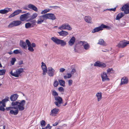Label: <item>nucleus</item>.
I'll return each instance as SVG.
<instances>
[{
  "label": "nucleus",
  "instance_id": "nucleus-1",
  "mask_svg": "<svg viewBox=\"0 0 129 129\" xmlns=\"http://www.w3.org/2000/svg\"><path fill=\"white\" fill-rule=\"evenodd\" d=\"M53 42L57 45H60L62 46H64L66 44V41L63 40L59 39L56 37H52L51 39Z\"/></svg>",
  "mask_w": 129,
  "mask_h": 129
},
{
  "label": "nucleus",
  "instance_id": "nucleus-2",
  "mask_svg": "<svg viewBox=\"0 0 129 129\" xmlns=\"http://www.w3.org/2000/svg\"><path fill=\"white\" fill-rule=\"evenodd\" d=\"M24 72V69L23 68H20L17 69L15 71L13 72L12 71L10 73V74L12 76L15 77H18L19 75Z\"/></svg>",
  "mask_w": 129,
  "mask_h": 129
},
{
  "label": "nucleus",
  "instance_id": "nucleus-3",
  "mask_svg": "<svg viewBox=\"0 0 129 129\" xmlns=\"http://www.w3.org/2000/svg\"><path fill=\"white\" fill-rule=\"evenodd\" d=\"M55 100L54 103L57 107H59L61 106V104L62 103L63 100L62 98L59 96H57L54 97Z\"/></svg>",
  "mask_w": 129,
  "mask_h": 129
},
{
  "label": "nucleus",
  "instance_id": "nucleus-4",
  "mask_svg": "<svg viewBox=\"0 0 129 129\" xmlns=\"http://www.w3.org/2000/svg\"><path fill=\"white\" fill-rule=\"evenodd\" d=\"M25 103V101L24 100H23L22 101H18L13 102L12 103L11 105L12 106H18V105L24 106Z\"/></svg>",
  "mask_w": 129,
  "mask_h": 129
},
{
  "label": "nucleus",
  "instance_id": "nucleus-5",
  "mask_svg": "<svg viewBox=\"0 0 129 129\" xmlns=\"http://www.w3.org/2000/svg\"><path fill=\"white\" fill-rule=\"evenodd\" d=\"M121 11H123L125 14L129 13V6L128 4H126L121 7Z\"/></svg>",
  "mask_w": 129,
  "mask_h": 129
},
{
  "label": "nucleus",
  "instance_id": "nucleus-6",
  "mask_svg": "<svg viewBox=\"0 0 129 129\" xmlns=\"http://www.w3.org/2000/svg\"><path fill=\"white\" fill-rule=\"evenodd\" d=\"M22 22L20 21H14L10 23L8 27H12L14 26H18Z\"/></svg>",
  "mask_w": 129,
  "mask_h": 129
},
{
  "label": "nucleus",
  "instance_id": "nucleus-7",
  "mask_svg": "<svg viewBox=\"0 0 129 129\" xmlns=\"http://www.w3.org/2000/svg\"><path fill=\"white\" fill-rule=\"evenodd\" d=\"M58 28L60 29H67L69 30L72 29V28L68 23H65L58 27Z\"/></svg>",
  "mask_w": 129,
  "mask_h": 129
},
{
  "label": "nucleus",
  "instance_id": "nucleus-8",
  "mask_svg": "<svg viewBox=\"0 0 129 129\" xmlns=\"http://www.w3.org/2000/svg\"><path fill=\"white\" fill-rule=\"evenodd\" d=\"M30 16V13L28 12L21 15L20 17V19L21 21H23L27 19Z\"/></svg>",
  "mask_w": 129,
  "mask_h": 129
},
{
  "label": "nucleus",
  "instance_id": "nucleus-9",
  "mask_svg": "<svg viewBox=\"0 0 129 129\" xmlns=\"http://www.w3.org/2000/svg\"><path fill=\"white\" fill-rule=\"evenodd\" d=\"M48 75L50 77H53L54 75L55 70L51 67H49L48 68Z\"/></svg>",
  "mask_w": 129,
  "mask_h": 129
},
{
  "label": "nucleus",
  "instance_id": "nucleus-10",
  "mask_svg": "<svg viewBox=\"0 0 129 129\" xmlns=\"http://www.w3.org/2000/svg\"><path fill=\"white\" fill-rule=\"evenodd\" d=\"M101 77L103 81L105 80H109V79L108 78L107 75L105 72H103V73L101 74Z\"/></svg>",
  "mask_w": 129,
  "mask_h": 129
},
{
  "label": "nucleus",
  "instance_id": "nucleus-11",
  "mask_svg": "<svg viewBox=\"0 0 129 129\" xmlns=\"http://www.w3.org/2000/svg\"><path fill=\"white\" fill-rule=\"evenodd\" d=\"M12 109L18 110L19 111H22L24 109V106H21L20 105H18V106L12 107Z\"/></svg>",
  "mask_w": 129,
  "mask_h": 129
},
{
  "label": "nucleus",
  "instance_id": "nucleus-12",
  "mask_svg": "<svg viewBox=\"0 0 129 129\" xmlns=\"http://www.w3.org/2000/svg\"><path fill=\"white\" fill-rule=\"evenodd\" d=\"M18 96V95L17 94H15L12 95L10 97V99L12 101H16Z\"/></svg>",
  "mask_w": 129,
  "mask_h": 129
},
{
  "label": "nucleus",
  "instance_id": "nucleus-13",
  "mask_svg": "<svg viewBox=\"0 0 129 129\" xmlns=\"http://www.w3.org/2000/svg\"><path fill=\"white\" fill-rule=\"evenodd\" d=\"M103 30L102 28L101 25L100 26L96 27L94 28L92 31V33H94L96 32H98L100 30Z\"/></svg>",
  "mask_w": 129,
  "mask_h": 129
},
{
  "label": "nucleus",
  "instance_id": "nucleus-14",
  "mask_svg": "<svg viewBox=\"0 0 129 129\" xmlns=\"http://www.w3.org/2000/svg\"><path fill=\"white\" fill-rule=\"evenodd\" d=\"M128 80L126 77H124L121 78V85L127 84L128 82Z\"/></svg>",
  "mask_w": 129,
  "mask_h": 129
},
{
  "label": "nucleus",
  "instance_id": "nucleus-15",
  "mask_svg": "<svg viewBox=\"0 0 129 129\" xmlns=\"http://www.w3.org/2000/svg\"><path fill=\"white\" fill-rule=\"evenodd\" d=\"M75 41V39L74 36H73L70 39L68 42L70 46H72L74 43Z\"/></svg>",
  "mask_w": 129,
  "mask_h": 129
},
{
  "label": "nucleus",
  "instance_id": "nucleus-16",
  "mask_svg": "<svg viewBox=\"0 0 129 129\" xmlns=\"http://www.w3.org/2000/svg\"><path fill=\"white\" fill-rule=\"evenodd\" d=\"M20 45L22 48L26 49L27 48V47L26 43L22 40H21L20 43Z\"/></svg>",
  "mask_w": 129,
  "mask_h": 129
},
{
  "label": "nucleus",
  "instance_id": "nucleus-17",
  "mask_svg": "<svg viewBox=\"0 0 129 129\" xmlns=\"http://www.w3.org/2000/svg\"><path fill=\"white\" fill-rule=\"evenodd\" d=\"M10 8H6L4 9L0 10V13L5 14L8 13L10 10Z\"/></svg>",
  "mask_w": 129,
  "mask_h": 129
},
{
  "label": "nucleus",
  "instance_id": "nucleus-18",
  "mask_svg": "<svg viewBox=\"0 0 129 129\" xmlns=\"http://www.w3.org/2000/svg\"><path fill=\"white\" fill-rule=\"evenodd\" d=\"M59 109L56 108H54L52 110L51 112L50 115H54L57 114L58 111Z\"/></svg>",
  "mask_w": 129,
  "mask_h": 129
},
{
  "label": "nucleus",
  "instance_id": "nucleus-19",
  "mask_svg": "<svg viewBox=\"0 0 129 129\" xmlns=\"http://www.w3.org/2000/svg\"><path fill=\"white\" fill-rule=\"evenodd\" d=\"M58 33L60 36H66L68 35V33L67 31L62 30L61 31L58 32Z\"/></svg>",
  "mask_w": 129,
  "mask_h": 129
},
{
  "label": "nucleus",
  "instance_id": "nucleus-20",
  "mask_svg": "<svg viewBox=\"0 0 129 129\" xmlns=\"http://www.w3.org/2000/svg\"><path fill=\"white\" fill-rule=\"evenodd\" d=\"M82 43L83 44V46L84 49L86 50H87L90 48V46L89 44L87 43H86L84 44L82 41H80V43Z\"/></svg>",
  "mask_w": 129,
  "mask_h": 129
},
{
  "label": "nucleus",
  "instance_id": "nucleus-21",
  "mask_svg": "<svg viewBox=\"0 0 129 129\" xmlns=\"http://www.w3.org/2000/svg\"><path fill=\"white\" fill-rule=\"evenodd\" d=\"M18 110H12L10 111V113L11 114L16 115L18 113Z\"/></svg>",
  "mask_w": 129,
  "mask_h": 129
},
{
  "label": "nucleus",
  "instance_id": "nucleus-22",
  "mask_svg": "<svg viewBox=\"0 0 129 129\" xmlns=\"http://www.w3.org/2000/svg\"><path fill=\"white\" fill-rule=\"evenodd\" d=\"M49 19L54 20L56 19V17L54 14L50 13H49Z\"/></svg>",
  "mask_w": 129,
  "mask_h": 129
},
{
  "label": "nucleus",
  "instance_id": "nucleus-23",
  "mask_svg": "<svg viewBox=\"0 0 129 129\" xmlns=\"http://www.w3.org/2000/svg\"><path fill=\"white\" fill-rule=\"evenodd\" d=\"M85 21L88 23H90L91 22V19L89 16H85L84 18Z\"/></svg>",
  "mask_w": 129,
  "mask_h": 129
},
{
  "label": "nucleus",
  "instance_id": "nucleus-24",
  "mask_svg": "<svg viewBox=\"0 0 129 129\" xmlns=\"http://www.w3.org/2000/svg\"><path fill=\"white\" fill-rule=\"evenodd\" d=\"M96 96L98 98V101H99L102 99V95L101 93H97L96 94Z\"/></svg>",
  "mask_w": 129,
  "mask_h": 129
},
{
  "label": "nucleus",
  "instance_id": "nucleus-25",
  "mask_svg": "<svg viewBox=\"0 0 129 129\" xmlns=\"http://www.w3.org/2000/svg\"><path fill=\"white\" fill-rule=\"evenodd\" d=\"M98 41V44L102 45H105V42L103 39H100Z\"/></svg>",
  "mask_w": 129,
  "mask_h": 129
},
{
  "label": "nucleus",
  "instance_id": "nucleus-26",
  "mask_svg": "<svg viewBox=\"0 0 129 129\" xmlns=\"http://www.w3.org/2000/svg\"><path fill=\"white\" fill-rule=\"evenodd\" d=\"M42 68L43 71H44L46 70H47V67L46 64L43 62H42Z\"/></svg>",
  "mask_w": 129,
  "mask_h": 129
},
{
  "label": "nucleus",
  "instance_id": "nucleus-27",
  "mask_svg": "<svg viewBox=\"0 0 129 129\" xmlns=\"http://www.w3.org/2000/svg\"><path fill=\"white\" fill-rule=\"evenodd\" d=\"M25 28L27 29L33 27H32L31 25L30 22H28L25 23Z\"/></svg>",
  "mask_w": 129,
  "mask_h": 129
},
{
  "label": "nucleus",
  "instance_id": "nucleus-28",
  "mask_svg": "<svg viewBox=\"0 0 129 129\" xmlns=\"http://www.w3.org/2000/svg\"><path fill=\"white\" fill-rule=\"evenodd\" d=\"M58 81L60 85L63 87L65 86V82L64 81L62 80H59Z\"/></svg>",
  "mask_w": 129,
  "mask_h": 129
},
{
  "label": "nucleus",
  "instance_id": "nucleus-29",
  "mask_svg": "<svg viewBox=\"0 0 129 129\" xmlns=\"http://www.w3.org/2000/svg\"><path fill=\"white\" fill-rule=\"evenodd\" d=\"M37 21L35 20H31L30 21V23L32 27H33L35 26L36 25Z\"/></svg>",
  "mask_w": 129,
  "mask_h": 129
},
{
  "label": "nucleus",
  "instance_id": "nucleus-30",
  "mask_svg": "<svg viewBox=\"0 0 129 129\" xmlns=\"http://www.w3.org/2000/svg\"><path fill=\"white\" fill-rule=\"evenodd\" d=\"M9 97L7 96L5 97V99L3 100L2 101L0 102V103H5L6 102H7L9 101Z\"/></svg>",
  "mask_w": 129,
  "mask_h": 129
},
{
  "label": "nucleus",
  "instance_id": "nucleus-31",
  "mask_svg": "<svg viewBox=\"0 0 129 129\" xmlns=\"http://www.w3.org/2000/svg\"><path fill=\"white\" fill-rule=\"evenodd\" d=\"M101 26L102 28L103 29V28H106L108 29H111V27L109 26H108L106 25H105L103 24H102Z\"/></svg>",
  "mask_w": 129,
  "mask_h": 129
},
{
  "label": "nucleus",
  "instance_id": "nucleus-32",
  "mask_svg": "<svg viewBox=\"0 0 129 129\" xmlns=\"http://www.w3.org/2000/svg\"><path fill=\"white\" fill-rule=\"evenodd\" d=\"M127 44H129V41H126V42H123L121 45V48L124 47Z\"/></svg>",
  "mask_w": 129,
  "mask_h": 129
},
{
  "label": "nucleus",
  "instance_id": "nucleus-33",
  "mask_svg": "<svg viewBox=\"0 0 129 129\" xmlns=\"http://www.w3.org/2000/svg\"><path fill=\"white\" fill-rule=\"evenodd\" d=\"M37 14L36 13H34L32 15H30V20H31L35 18L37 16Z\"/></svg>",
  "mask_w": 129,
  "mask_h": 129
},
{
  "label": "nucleus",
  "instance_id": "nucleus-34",
  "mask_svg": "<svg viewBox=\"0 0 129 129\" xmlns=\"http://www.w3.org/2000/svg\"><path fill=\"white\" fill-rule=\"evenodd\" d=\"M43 17L45 18L46 19H49V13H47L41 16L40 17Z\"/></svg>",
  "mask_w": 129,
  "mask_h": 129
},
{
  "label": "nucleus",
  "instance_id": "nucleus-35",
  "mask_svg": "<svg viewBox=\"0 0 129 129\" xmlns=\"http://www.w3.org/2000/svg\"><path fill=\"white\" fill-rule=\"evenodd\" d=\"M101 62L99 61L95 62L94 63V66L95 67H99Z\"/></svg>",
  "mask_w": 129,
  "mask_h": 129
},
{
  "label": "nucleus",
  "instance_id": "nucleus-36",
  "mask_svg": "<svg viewBox=\"0 0 129 129\" xmlns=\"http://www.w3.org/2000/svg\"><path fill=\"white\" fill-rule=\"evenodd\" d=\"M22 12V10H18L15 11L14 12V14L15 15H17L20 13L21 12Z\"/></svg>",
  "mask_w": 129,
  "mask_h": 129
},
{
  "label": "nucleus",
  "instance_id": "nucleus-37",
  "mask_svg": "<svg viewBox=\"0 0 129 129\" xmlns=\"http://www.w3.org/2000/svg\"><path fill=\"white\" fill-rule=\"evenodd\" d=\"M6 71L5 69L0 70V76L4 75L6 72Z\"/></svg>",
  "mask_w": 129,
  "mask_h": 129
},
{
  "label": "nucleus",
  "instance_id": "nucleus-38",
  "mask_svg": "<svg viewBox=\"0 0 129 129\" xmlns=\"http://www.w3.org/2000/svg\"><path fill=\"white\" fill-rule=\"evenodd\" d=\"M16 60L15 58H12L11 61V64L12 65H13Z\"/></svg>",
  "mask_w": 129,
  "mask_h": 129
},
{
  "label": "nucleus",
  "instance_id": "nucleus-39",
  "mask_svg": "<svg viewBox=\"0 0 129 129\" xmlns=\"http://www.w3.org/2000/svg\"><path fill=\"white\" fill-rule=\"evenodd\" d=\"M51 127L52 126H50L49 124H48L45 127H43L42 129H51Z\"/></svg>",
  "mask_w": 129,
  "mask_h": 129
},
{
  "label": "nucleus",
  "instance_id": "nucleus-40",
  "mask_svg": "<svg viewBox=\"0 0 129 129\" xmlns=\"http://www.w3.org/2000/svg\"><path fill=\"white\" fill-rule=\"evenodd\" d=\"M46 124V122L44 120H42L41 122V125L42 127L45 126V125Z\"/></svg>",
  "mask_w": 129,
  "mask_h": 129
},
{
  "label": "nucleus",
  "instance_id": "nucleus-41",
  "mask_svg": "<svg viewBox=\"0 0 129 129\" xmlns=\"http://www.w3.org/2000/svg\"><path fill=\"white\" fill-rule=\"evenodd\" d=\"M106 67V64L103 62H101L100 66L99 67L104 68H105Z\"/></svg>",
  "mask_w": 129,
  "mask_h": 129
},
{
  "label": "nucleus",
  "instance_id": "nucleus-42",
  "mask_svg": "<svg viewBox=\"0 0 129 129\" xmlns=\"http://www.w3.org/2000/svg\"><path fill=\"white\" fill-rule=\"evenodd\" d=\"M50 11V10L49 9H46L43 10L41 12V14H44L46 13L47 12H49Z\"/></svg>",
  "mask_w": 129,
  "mask_h": 129
},
{
  "label": "nucleus",
  "instance_id": "nucleus-43",
  "mask_svg": "<svg viewBox=\"0 0 129 129\" xmlns=\"http://www.w3.org/2000/svg\"><path fill=\"white\" fill-rule=\"evenodd\" d=\"M28 50L30 51L31 52H33L34 51V49L33 47L31 46V45L28 46Z\"/></svg>",
  "mask_w": 129,
  "mask_h": 129
},
{
  "label": "nucleus",
  "instance_id": "nucleus-44",
  "mask_svg": "<svg viewBox=\"0 0 129 129\" xmlns=\"http://www.w3.org/2000/svg\"><path fill=\"white\" fill-rule=\"evenodd\" d=\"M107 74H108V73H112L113 71V69L112 68H109L107 70Z\"/></svg>",
  "mask_w": 129,
  "mask_h": 129
},
{
  "label": "nucleus",
  "instance_id": "nucleus-45",
  "mask_svg": "<svg viewBox=\"0 0 129 129\" xmlns=\"http://www.w3.org/2000/svg\"><path fill=\"white\" fill-rule=\"evenodd\" d=\"M121 18V13H119L116 16V20H119Z\"/></svg>",
  "mask_w": 129,
  "mask_h": 129
},
{
  "label": "nucleus",
  "instance_id": "nucleus-46",
  "mask_svg": "<svg viewBox=\"0 0 129 129\" xmlns=\"http://www.w3.org/2000/svg\"><path fill=\"white\" fill-rule=\"evenodd\" d=\"M52 95L54 96H57L58 95V94L57 92L54 90L52 92Z\"/></svg>",
  "mask_w": 129,
  "mask_h": 129
},
{
  "label": "nucleus",
  "instance_id": "nucleus-47",
  "mask_svg": "<svg viewBox=\"0 0 129 129\" xmlns=\"http://www.w3.org/2000/svg\"><path fill=\"white\" fill-rule=\"evenodd\" d=\"M58 84L59 83L57 80H55L54 81L53 84V85L54 87H57L58 85Z\"/></svg>",
  "mask_w": 129,
  "mask_h": 129
},
{
  "label": "nucleus",
  "instance_id": "nucleus-48",
  "mask_svg": "<svg viewBox=\"0 0 129 129\" xmlns=\"http://www.w3.org/2000/svg\"><path fill=\"white\" fill-rule=\"evenodd\" d=\"M35 6L31 4H29L28 5V7L30 9H32Z\"/></svg>",
  "mask_w": 129,
  "mask_h": 129
},
{
  "label": "nucleus",
  "instance_id": "nucleus-49",
  "mask_svg": "<svg viewBox=\"0 0 129 129\" xmlns=\"http://www.w3.org/2000/svg\"><path fill=\"white\" fill-rule=\"evenodd\" d=\"M44 21V20H42V19H38L37 22V23L38 24H39L41 23H42Z\"/></svg>",
  "mask_w": 129,
  "mask_h": 129
},
{
  "label": "nucleus",
  "instance_id": "nucleus-50",
  "mask_svg": "<svg viewBox=\"0 0 129 129\" xmlns=\"http://www.w3.org/2000/svg\"><path fill=\"white\" fill-rule=\"evenodd\" d=\"M26 42L28 46H29L31 45V44L28 40L26 39Z\"/></svg>",
  "mask_w": 129,
  "mask_h": 129
},
{
  "label": "nucleus",
  "instance_id": "nucleus-51",
  "mask_svg": "<svg viewBox=\"0 0 129 129\" xmlns=\"http://www.w3.org/2000/svg\"><path fill=\"white\" fill-rule=\"evenodd\" d=\"M13 52V53L15 54H18L20 52L19 50L18 49L14 50Z\"/></svg>",
  "mask_w": 129,
  "mask_h": 129
},
{
  "label": "nucleus",
  "instance_id": "nucleus-52",
  "mask_svg": "<svg viewBox=\"0 0 129 129\" xmlns=\"http://www.w3.org/2000/svg\"><path fill=\"white\" fill-rule=\"evenodd\" d=\"M58 90L60 92H63L64 91V89L62 87H60L58 88Z\"/></svg>",
  "mask_w": 129,
  "mask_h": 129
},
{
  "label": "nucleus",
  "instance_id": "nucleus-53",
  "mask_svg": "<svg viewBox=\"0 0 129 129\" xmlns=\"http://www.w3.org/2000/svg\"><path fill=\"white\" fill-rule=\"evenodd\" d=\"M5 110V108L2 106H0V110L4 111Z\"/></svg>",
  "mask_w": 129,
  "mask_h": 129
},
{
  "label": "nucleus",
  "instance_id": "nucleus-54",
  "mask_svg": "<svg viewBox=\"0 0 129 129\" xmlns=\"http://www.w3.org/2000/svg\"><path fill=\"white\" fill-rule=\"evenodd\" d=\"M65 70V69L64 68H61L59 69V71L60 72L62 73Z\"/></svg>",
  "mask_w": 129,
  "mask_h": 129
},
{
  "label": "nucleus",
  "instance_id": "nucleus-55",
  "mask_svg": "<svg viewBox=\"0 0 129 129\" xmlns=\"http://www.w3.org/2000/svg\"><path fill=\"white\" fill-rule=\"evenodd\" d=\"M73 82V81L72 80H70L68 81V83L69 85L70 86L72 84Z\"/></svg>",
  "mask_w": 129,
  "mask_h": 129
},
{
  "label": "nucleus",
  "instance_id": "nucleus-56",
  "mask_svg": "<svg viewBox=\"0 0 129 129\" xmlns=\"http://www.w3.org/2000/svg\"><path fill=\"white\" fill-rule=\"evenodd\" d=\"M15 15L13 12L10 15L9 17V18H11L14 17Z\"/></svg>",
  "mask_w": 129,
  "mask_h": 129
},
{
  "label": "nucleus",
  "instance_id": "nucleus-57",
  "mask_svg": "<svg viewBox=\"0 0 129 129\" xmlns=\"http://www.w3.org/2000/svg\"><path fill=\"white\" fill-rule=\"evenodd\" d=\"M76 72V70L75 69H72L71 71V74H73Z\"/></svg>",
  "mask_w": 129,
  "mask_h": 129
},
{
  "label": "nucleus",
  "instance_id": "nucleus-58",
  "mask_svg": "<svg viewBox=\"0 0 129 129\" xmlns=\"http://www.w3.org/2000/svg\"><path fill=\"white\" fill-rule=\"evenodd\" d=\"M32 10H34V11L37 12L38 11V9L36 6H35L33 7Z\"/></svg>",
  "mask_w": 129,
  "mask_h": 129
},
{
  "label": "nucleus",
  "instance_id": "nucleus-59",
  "mask_svg": "<svg viewBox=\"0 0 129 129\" xmlns=\"http://www.w3.org/2000/svg\"><path fill=\"white\" fill-rule=\"evenodd\" d=\"M58 123V120L57 121H56L55 123L53 124V126H56L57 125Z\"/></svg>",
  "mask_w": 129,
  "mask_h": 129
},
{
  "label": "nucleus",
  "instance_id": "nucleus-60",
  "mask_svg": "<svg viewBox=\"0 0 129 129\" xmlns=\"http://www.w3.org/2000/svg\"><path fill=\"white\" fill-rule=\"evenodd\" d=\"M12 107H7L6 108V109L7 111H9L10 110H12Z\"/></svg>",
  "mask_w": 129,
  "mask_h": 129
},
{
  "label": "nucleus",
  "instance_id": "nucleus-61",
  "mask_svg": "<svg viewBox=\"0 0 129 129\" xmlns=\"http://www.w3.org/2000/svg\"><path fill=\"white\" fill-rule=\"evenodd\" d=\"M67 75L68 76H67L68 78H70L72 76V75H71V74H70V73H68L67 74Z\"/></svg>",
  "mask_w": 129,
  "mask_h": 129
},
{
  "label": "nucleus",
  "instance_id": "nucleus-62",
  "mask_svg": "<svg viewBox=\"0 0 129 129\" xmlns=\"http://www.w3.org/2000/svg\"><path fill=\"white\" fill-rule=\"evenodd\" d=\"M23 64V61L22 60H21L18 62V64L19 65H21Z\"/></svg>",
  "mask_w": 129,
  "mask_h": 129
},
{
  "label": "nucleus",
  "instance_id": "nucleus-63",
  "mask_svg": "<svg viewBox=\"0 0 129 129\" xmlns=\"http://www.w3.org/2000/svg\"><path fill=\"white\" fill-rule=\"evenodd\" d=\"M58 7V6H49V7L50 8H51L54 9L56 8H55L56 7Z\"/></svg>",
  "mask_w": 129,
  "mask_h": 129
},
{
  "label": "nucleus",
  "instance_id": "nucleus-64",
  "mask_svg": "<svg viewBox=\"0 0 129 129\" xmlns=\"http://www.w3.org/2000/svg\"><path fill=\"white\" fill-rule=\"evenodd\" d=\"M32 46V47H35L36 46V45L35 43H32L31 44Z\"/></svg>",
  "mask_w": 129,
  "mask_h": 129
}]
</instances>
